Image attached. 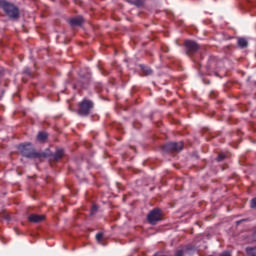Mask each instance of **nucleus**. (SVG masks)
<instances>
[{
  "label": "nucleus",
  "mask_w": 256,
  "mask_h": 256,
  "mask_svg": "<svg viewBox=\"0 0 256 256\" xmlns=\"http://www.w3.org/2000/svg\"><path fill=\"white\" fill-rule=\"evenodd\" d=\"M18 150L26 159H41V157H45V154L36 152L31 143L18 145Z\"/></svg>",
  "instance_id": "f257e3e1"
},
{
  "label": "nucleus",
  "mask_w": 256,
  "mask_h": 256,
  "mask_svg": "<svg viewBox=\"0 0 256 256\" xmlns=\"http://www.w3.org/2000/svg\"><path fill=\"white\" fill-rule=\"evenodd\" d=\"M141 69H142L143 73L146 74V75H152L153 74V70H151V68H149L147 66H141Z\"/></svg>",
  "instance_id": "2eb2a0df"
},
{
  "label": "nucleus",
  "mask_w": 256,
  "mask_h": 256,
  "mask_svg": "<svg viewBox=\"0 0 256 256\" xmlns=\"http://www.w3.org/2000/svg\"><path fill=\"white\" fill-rule=\"evenodd\" d=\"M225 154L224 153H220L218 154L216 161H218V163H221V161H225Z\"/></svg>",
  "instance_id": "a211bd4d"
},
{
  "label": "nucleus",
  "mask_w": 256,
  "mask_h": 256,
  "mask_svg": "<svg viewBox=\"0 0 256 256\" xmlns=\"http://www.w3.org/2000/svg\"><path fill=\"white\" fill-rule=\"evenodd\" d=\"M175 256H183V250L176 251Z\"/></svg>",
  "instance_id": "5701e85b"
},
{
  "label": "nucleus",
  "mask_w": 256,
  "mask_h": 256,
  "mask_svg": "<svg viewBox=\"0 0 256 256\" xmlns=\"http://www.w3.org/2000/svg\"><path fill=\"white\" fill-rule=\"evenodd\" d=\"M3 11L12 21H17V19H19V15H21L19 7L8 1H6Z\"/></svg>",
  "instance_id": "20e7f679"
},
{
  "label": "nucleus",
  "mask_w": 256,
  "mask_h": 256,
  "mask_svg": "<svg viewBox=\"0 0 256 256\" xmlns=\"http://www.w3.org/2000/svg\"><path fill=\"white\" fill-rule=\"evenodd\" d=\"M91 83V72L89 69H81L79 72V80L74 84V89H87Z\"/></svg>",
  "instance_id": "7ed1b4c3"
},
{
  "label": "nucleus",
  "mask_w": 256,
  "mask_h": 256,
  "mask_svg": "<svg viewBox=\"0 0 256 256\" xmlns=\"http://www.w3.org/2000/svg\"><path fill=\"white\" fill-rule=\"evenodd\" d=\"M91 213H92V215H94V213H97V206H92V208H91Z\"/></svg>",
  "instance_id": "4be33fe9"
},
{
  "label": "nucleus",
  "mask_w": 256,
  "mask_h": 256,
  "mask_svg": "<svg viewBox=\"0 0 256 256\" xmlns=\"http://www.w3.org/2000/svg\"><path fill=\"white\" fill-rule=\"evenodd\" d=\"M96 241L97 243H100V244L103 243V233L99 232L96 234Z\"/></svg>",
  "instance_id": "f3484780"
},
{
  "label": "nucleus",
  "mask_w": 256,
  "mask_h": 256,
  "mask_svg": "<svg viewBox=\"0 0 256 256\" xmlns=\"http://www.w3.org/2000/svg\"><path fill=\"white\" fill-rule=\"evenodd\" d=\"M161 49H162L163 53H169V46L162 45Z\"/></svg>",
  "instance_id": "412c9836"
},
{
  "label": "nucleus",
  "mask_w": 256,
  "mask_h": 256,
  "mask_svg": "<svg viewBox=\"0 0 256 256\" xmlns=\"http://www.w3.org/2000/svg\"><path fill=\"white\" fill-rule=\"evenodd\" d=\"M23 74L26 75L27 77H33V71L29 67H25L23 69Z\"/></svg>",
  "instance_id": "dca6fc26"
},
{
  "label": "nucleus",
  "mask_w": 256,
  "mask_h": 256,
  "mask_svg": "<svg viewBox=\"0 0 256 256\" xmlns=\"http://www.w3.org/2000/svg\"><path fill=\"white\" fill-rule=\"evenodd\" d=\"M63 155H65V151L63 149H58L56 152L53 154V159L54 161H59V159L63 158Z\"/></svg>",
  "instance_id": "9d476101"
},
{
  "label": "nucleus",
  "mask_w": 256,
  "mask_h": 256,
  "mask_svg": "<svg viewBox=\"0 0 256 256\" xmlns=\"http://www.w3.org/2000/svg\"><path fill=\"white\" fill-rule=\"evenodd\" d=\"M69 24L71 27H81V25H83V18L81 16L72 18L70 19Z\"/></svg>",
  "instance_id": "1a4fd4ad"
},
{
  "label": "nucleus",
  "mask_w": 256,
  "mask_h": 256,
  "mask_svg": "<svg viewBox=\"0 0 256 256\" xmlns=\"http://www.w3.org/2000/svg\"><path fill=\"white\" fill-rule=\"evenodd\" d=\"M237 45L240 49H245L249 45V42L245 38H238Z\"/></svg>",
  "instance_id": "9b49d317"
},
{
  "label": "nucleus",
  "mask_w": 256,
  "mask_h": 256,
  "mask_svg": "<svg viewBox=\"0 0 256 256\" xmlns=\"http://www.w3.org/2000/svg\"><path fill=\"white\" fill-rule=\"evenodd\" d=\"M161 209L154 208L147 215V221L150 225H157L162 219Z\"/></svg>",
  "instance_id": "39448f33"
},
{
  "label": "nucleus",
  "mask_w": 256,
  "mask_h": 256,
  "mask_svg": "<svg viewBox=\"0 0 256 256\" xmlns=\"http://www.w3.org/2000/svg\"><path fill=\"white\" fill-rule=\"evenodd\" d=\"M47 132H39L37 135V141H40V143H43L45 141H47Z\"/></svg>",
  "instance_id": "f8f14e48"
},
{
  "label": "nucleus",
  "mask_w": 256,
  "mask_h": 256,
  "mask_svg": "<svg viewBox=\"0 0 256 256\" xmlns=\"http://www.w3.org/2000/svg\"><path fill=\"white\" fill-rule=\"evenodd\" d=\"M184 47L186 51V55L188 57H193L197 51H199V44L192 40H186L184 42Z\"/></svg>",
  "instance_id": "423d86ee"
},
{
  "label": "nucleus",
  "mask_w": 256,
  "mask_h": 256,
  "mask_svg": "<svg viewBox=\"0 0 256 256\" xmlns=\"http://www.w3.org/2000/svg\"><path fill=\"white\" fill-rule=\"evenodd\" d=\"M22 81H25V78H22Z\"/></svg>",
  "instance_id": "a878e982"
},
{
  "label": "nucleus",
  "mask_w": 256,
  "mask_h": 256,
  "mask_svg": "<svg viewBox=\"0 0 256 256\" xmlns=\"http://www.w3.org/2000/svg\"><path fill=\"white\" fill-rule=\"evenodd\" d=\"M166 153H179L183 151V142H170L162 147Z\"/></svg>",
  "instance_id": "0eeeda50"
},
{
  "label": "nucleus",
  "mask_w": 256,
  "mask_h": 256,
  "mask_svg": "<svg viewBox=\"0 0 256 256\" xmlns=\"http://www.w3.org/2000/svg\"><path fill=\"white\" fill-rule=\"evenodd\" d=\"M246 253L248 256H256V247H247Z\"/></svg>",
  "instance_id": "ddd939ff"
},
{
  "label": "nucleus",
  "mask_w": 256,
  "mask_h": 256,
  "mask_svg": "<svg viewBox=\"0 0 256 256\" xmlns=\"http://www.w3.org/2000/svg\"><path fill=\"white\" fill-rule=\"evenodd\" d=\"M7 4V0H0V9H5V5Z\"/></svg>",
  "instance_id": "aec40b11"
},
{
  "label": "nucleus",
  "mask_w": 256,
  "mask_h": 256,
  "mask_svg": "<svg viewBox=\"0 0 256 256\" xmlns=\"http://www.w3.org/2000/svg\"><path fill=\"white\" fill-rule=\"evenodd\" d=\"M3 77V70H0V78Z\"/></svg>",
  "instance_id": "393cba45"
},
{
  "label": "nucleus",
  "mask_w": 256,
  "mask_h": 256,
  "mask_svg": "<svg viewBox=\"0 0 256 256\" xmlns=\"http://www.w3.org/2000/svg\"><path fill=\"white\" fill-rule=\"evenodd\" d=\"M128 3L132 5H136V7H141L143 5V0H126Z\"/></svg>",
  "instance_id": "4468645a"
},
{
  "label": "nucleus",
  "mask_w": 256,
  "mask_h": 256,
  "mask_svg": "<svg viewBox=\"0 0 256 256\" xmlns=\"http://www.w3.org/2000/svg\"><path fill=\"white\" fill-rule=\"evenodd\" d=\"M250 207L251 209H256V197L251 200Z\"/></svg>",
  "instance_id": "6ab92c4d"
},
{
  "label": "nucleus",
  "mask_w": 256,
  "mask_h": 256,
  "mask_svg": "<svg viewBox=\"0 0 256 256\" xmlns=\"http://www.w3.org/2000/svg\"><path fill=\"white\" fill-rule=\"evenodd\" d=\"M220 256H231V252L225 251L222 254H220Z\"/></svg>",
  "instance_id": "b1692460"
},
{
  "label": "nucleus",
  "mask_w": 256,
  "mask_h": 256,
  "mask_svg": "<svg viewBox=\"0 0 256 256\" xmlns=\"http://www.w3.org/2000/svg\"><path fill=\"white\" fill-rule=\"evenodd\" d=\"M28 220L30 221V223H41L42 221H45V216L32 214L28 217Z\"/></svg>",
  "instance_id": "6e6552de"
},
{
  "label": "nucleus",
  "mask_w": 256,
  "mask_h": 256,
  "mask_svg": "<svg viewBox=\"0 0 256 256\" xmlns=\"http://www.w3.org/2000/svg\"><path fill=\"white\" fill-rule=\"evenodd\" d=\"M93 109H95V103L92 100L83 98V100L78 103L77 115L80 117H89Z\"/></svg>",
  "instance_id": "f03ea898"
}]
</instances>
